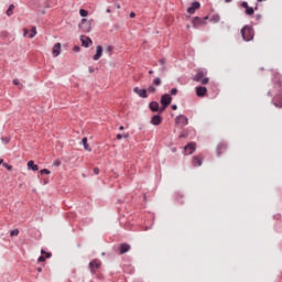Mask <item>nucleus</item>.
<instances>
[{
    "label": "nucleus",
    "mask_w": 282,
    "mask_h": 282,
    "mask_svg": "<svg viewBox=\"0 0 282 282\" xmlns=\"http://www.w3.org/2000/svg\"><path fill=\"white\" fill-rule=\"evenodd\" d=\"M53 166H61V160H55L53 162Z\"/></svg>",
    "instance_id": "obj_34"
},
{
    "label": "nucleus",
    "mask_w": 282,
    "mask_h": 282,
    "mask_svg": "<svg viewBox=\"0 0 282 282\" xmlns=\"http://www.w3.org/2000/svg\"><path fill=\"white\" fill-rule=\"evenodd\" d=\"M153 85H155L156 87H160V85H162V79H160V77H156V78L153 80Z\"/></svg>",
    "instance_id": "obj_27"
},
{
    "label": "nucleus",
    "mask_w": 282,
    "mask_h": 282,
    "mask_svg": "<svg viewBox=\"0 0 282 282\" xmlns=\"http://www.w3.org/2000/svg\"><path fill=\"white\" fill-rule=\"evenodd\" d=\"M119 130H120V131H124V127H123V126H120Z\"/></svg>",
    "instance_id": "obj_46"
},
{
    "label": "nucleus",
    "mask_w": 282,
    "mask_h": 282,
    "mask_svg": "<svg viewBox=\"0 0 282 282\" xmlns=\"http://www.w3.org/2000/svg\"><path fill=\"white\" fill-rule=\"evenodd\" d=\"M13 85H17L18 87H20V89H23V85H21V82H19V79H13Z\"/></svg>",
    "instance_id": "obj_32"
},
{
    "label": "nucleus",
    "mask_w": 282,
    "mask_h": 282,
    "mask_svg": "<svg viewBox=\"0 0 282 282\" xmlns=\"http://www.w3.org/2000/svg\"><path fill=\"white\" fill-rule=\"evenodd\" d=\"M94 173H95V175H99V174H100V169L95 167V169H94Z\"/></svg>",
    "instance_id": "obj_38"
},
{
    "label": "nucleus",
    "mask_w": 282,
    "mask_h": 282,
    "mask_svg": "<svg viewBox=\"0 0 282 282\" xmlns=\"http://www.w3.org/2000/svg\"><path fill=\"white\" fill-rule=\"evenodd\" d=\"M89 73H90V74H94V69H93V68H89Z\"/></svg>",
    "instance_id": "obj_47"
},
{
    "label": "nucleus",
    "mask_w": 282,
    "mask_h": 282,
    "mask_svg": "<svg viewBox=\"0 0 282 282\" xmlns=\"http://www.w3.org/2000/svg\"><path fill=\"white\" fill-rule=\"evenodd\" d=\"M206 94H208V89L206 87L204 86L196 87V96H198V98H204Z\"/></svg>",
    "instance_id": "obj_7"
},
{
    "label": "nucleus",
    "mask_w": 282,
    "mask_h": 282,
    "mask_svg": "<svg viewBox=\"0 0 282 282\" xmlns=\"http://www.w3.org/2000/svg\"><path fill=\"white\" fill-rule=\"evenodd\" d=\"M37 271H39V272H41V271H42V269H37Z\"/></svg>",
    "instance_id": "obj_53"
},
{
    "label": "nucleus",
    "mask_w": 282,
    "mask_h": 282,
    "mask_svg": "<svg viewBox=\"0 0 282 282\" xmlns=\"http://www.w3.org/2000/svg\"><path fill=\"white\" fill-rule=\"evenodd\" d=\"M2 142H4V144H8L10 142L9 138H2Z\"/></svg>",
    "instance_id": "obj_40"
},
{
    "label": "nucleus",
    "mask_w": 282,
    "mask_h": 282,
    "mask_svg": "<svg viewBox=\"0 0 282 282\" xmlns=\"http://www.w3.org/2000/svg\"><path fill=\"white\" fill-rule=\"evenodd\" d=\"M41 175H50V173H52L50 170L47 169H43L40 171Z\"/></svg>",
    "instance_id": "obj_30"
},
{
    "label": "nucleus",
    "mask_w": 282,
    "mask_h": 282,
    "mask_svg": "<svg viewBox=\"0 0 282 282\" xmlns=\"http://www.w3.org/2000/svg\"><path fill=\"white\" fill-rule=\"evenodd\" d=\"M192 23L194 25V28H197V25H200V23H204V21L197 17H195L193 20H192Z\"/></svg>",
    "instance_id": "obj_21"
},
{
    "label": "nucleus",
    "mask_w": 282,
    "mask_h": 282,
    "mask_svg": "<svg viewBox=\"0 0 282 282\" xmlns=\"http://www.w3.org/2000/svg\"><path fill=\"white\" fill-rule=\"evenodd\" d=\"M79 29L82 32H91V22H89L87 19H83L79 23Z\"/></svg>",
    "instance_id": "obj_4"
},
{
    "label": "nucleus",
    "mask_w": 282,
    "mask_h": 282,
    "mask_svg": "<svg viewBox=\"0 0 282 282\" xmlns=\"http://www.w3.org/2000/svg\"><path fill=\"white\" fill-rule=\"evenodd\" d=\"M41 254L42 256H40L37 259L39 263H43V262H45L46 259H50V257H52V253L45 252V250H43V249L41 250Z\"/></svg>",
    "instance_id": "obj_9"
},
{
    "label": "nucleus",
    "mask_w": 282,
    "mask_h": 282,
    "mask_svg": "<svg viewBox=\"0 0 282 282\" xmlns=\"http://www.w3.org/2000/svg\"><path fill=\"white\" fill-rule=\"evenodd\" d=\"M123 138H129V134H123Z\"/></svg>",
    "instance_id": "obj_49"
},
{
    "label": "nucleus",
    "mask_w": 282,
    "mask_h": 282,
    "mask_svg": "<svg viewBox=\"0 0 282 282\" xmlns=\"http://www.w3.org/2000/svg\"><path fill=\"white\" fill-rule=\"evenodd\" d=\"M102 56V46H97L96 54L93 56V61H100V57Z\"/></svg>",
    "instance_id": "obj_15"
},
{
    "label": "nucleus",
    "mask_w": 282,
    "mask_h": 282,
    "mask_svg": "<svg viewBox=\"0 0 282 282\" xmlns=\"http://www.w3.org/2000/svg\"><path fill=\"white\" fill-rule=\"evenodd\" d=\"M80 41L84 47H89L94 43L89 37L85 35L80 36Z\"/></svg>",
    "instance_id": "obj_11"
},
{
    "label": "nucleus",
    "mask_w": 282,
    "mask_h": 282,
    "mask_svg": "<svg viewBox=\"0 0 282 282\" xmlns=\"http://www.w3.org/2000/svg\"><path fill=\"white\" fill-rule=\"evenodd\" d=\"M131 250V246L127 243H121L119 247V254H124Z\"/></svg>",
    "instance_id": "obj_12"
},
{
    "label": "nucleus",
    "mask_w": 282,
    "mask_h": 282,
    "mask_svg": "<svg viewBox=\"0 0 282 282\" xmlns=\"http://www.w3.org/2000/svg\"><path fill=\"white\" fill-rule=\"evenodd\" d=\"M82 144L84 145L85 151H91V148H89V144L87 143V138H83Z\"/></svg>",
    "instance_id": "obj_22"
},
{
    "label": "nucleus",
    "mask_w": 282,
    "mask_h": 282,
    "mask_svg": "<svg viewBox=\"0 0 282 282\" xmlns=\"http://www.w3.org/2000/svg\"><path fill=\"white\" fill-rule=\"evenodd\" d=\"M149 74H153V70H149Z\"/></svg>",
    "instance_id": "obj_52"
},
{
    "label": "nucleus",
    "mask_w": 282,
    "mask_h": 282,
    "mask_svg": "<svg viewBox=\"0 0 282 282\" xmlns=\"http://www.w3.org/2000/svg\"><path fill=\"white\" fill-rule=\"evenodd\" d=\"M151 124H154V127L162 124V117H160V115L153 116L151 119Z\"/></svg>",
    "instance_id": "obj_14"
},
{
    "label": "nucleus",
    "mask_w": 282,
    "mask_h": 282,
    "mask_svg": "<svg viewBox=\"0 0 282 282\" xmlns=\"http://www.w3.org/2000/svg\"><path fill=\"white\" fill-rule=\"evenodd\" d=\"M28 34H30V30L24 29V30H23V36H28Z\"/></svg>",
    "instance_id": "obj_39"
},
{
    "label": "nucleus",
    "mask_w": 282,
    "mask_h": 282,
    "mask_svg": "<svg viewBox=\"0 0 282 282\" xmlns=\"http://www.w3.org/2000/svg\"><path fill=\"white\" fill-rule=\"evenodd\" d=\"M175 124H180L181 127H186L188 124V118L184 115H180L175 118Z\"/></svg>",
    "instance_id": "obj_5"
},
{
    "label": "nucleus",
    "mask_w": 282,
    "mask_h": 282,
    "mask_svg": "<svg viewBox=\"0 0 282 282\" xmlns=\"http://www.w3.org/2000/svg\"><path fill=\"white\" fill-rule=\"evenodd\" d=\"M106 52H109L110 54L113 52V46H108L107 48H106Z\"/></svg>",
    "instance_id": "obj_37"
},
{
    "label": "nucleus",
    "mask_w": 282,
    "mask_h": 282,
    "mask_svg": "<svg viewBox=\"0 0 282 282\" xmlns=\"http://www.w3.org/2000/svg\"><path fill=\"white\" fill-rule=\"evenodd\" d=\"M241 8H245V10L249 9L250 7L248 6V2H242Z\"/></svg>",
    "instance_id": "obj_36"
},
{
    "label": "nucleus",
    "mask_w": 282,
    "mask_h": 282,
    "mask_svg": "<svg viewBox=\"0 0 282 282\" xmlns=\"http://www.w3.org/2000/svg\"><path fill=\"white\" fill-rule=\"evenodd\" d=\"M74 52H80V46H74Z\"/></svg>",
    "instance_id": "obj_41"
},
{
    "label": "nucleus",
    "mask_w": 282,
    "mask_h": 282,
    "mask_svg": "<svg viewBox=\"0 0 282 282\" xmlns=\"http://www.w3.org/2000/svg\"><path fill=\"white\" fill-rule=\"evenodd\" d=\"M107 12H111V10L108 9Z\"/></svg>",
    "instance_id": "obj_55"
},
{
    "label": "nucleus",
    "mask_w": 282,
    "mask_h": 282,
    "mask_svg": "<svg viewBox=\"0 0 282 282\" xmlns=\"http://www.w3.org/2000/svg\"><path fill=\"white\" fill-rule=\"evenodd\" d=\"M161 65H165L166 61L164 58L160 59Z\"/></svg>",
    "instance_id": "obj_43"
},
{
    "label": "nucleus",
    "mask_w": 282,
    "mask_h": 282,
    "mask_svg": "<svg viewBox=\"0 0 282 282\" xmlns=\"http://www.w3.org/2000/svg\"><path fill=\"white\" fill-rule=\"evenodd\" d=\"M79 14H80V17H87V14H89V12H87V10H85V9H80Z\"/></svg>",
    "instance_id": "obj_31"
},
{
    "label": "nucleus",
    "mask_w": 282,
    "mask_h": 282,
    "mask_svg": "<svg viewBox=\"0 0 282 282\" xmlns=\"http://www.w3.org/2000/svg\"><path fill=\"white\" fill-rule=\"evenodd\" d=\"M52 54L53 56H58L61 54V43L54 44Z\"/></svg>",
    "instance_id": "obj_16"
},
{
    "label": "nucleus",
    "mask_w": 282,
    "mask_h": 282,
    "mask_svg": "<svg viewBox=\"0 0 282 282\" xmlns=\"http://www.w3.org/2000/svg\"><path fill=\"white\" fill-rule=\"evenodd\" d=\"M172 100H173V97H171V95H169V94H165L161 97L162 108L160 109V113H162L163 111L166 110V107H169V105H171Z\"/></svg>",
    "instance_id": "obj_3"
},
{
    "label": "nucleus",
    "mask_w": 282,
    "mask_h": 282,
    "mask_svg": "<svg viewBox=\"0 0 282 282\" xmlns=\"http://www.w3.org/2000/svg\"><path fill=\"white\" fill-rule=\"evenodd\" d=\"M240 34L243 41H252L254 39V30L250 25H246L241 29Z\"/></svg>",
    "instance_id": "obj_1"
},
{
    "label": "nucleus",
    "mask_w": 282,
    "mask_h": 282,
    "mask_svg": "<svg viewBox=\"0 0 282 282\" xmlns=\"http://www.w3.org/2000/svg\"><path fill=\"white\" fill-rule=\"evenodd\" d=\"M117 140H122V134H117Z\"/></svg>",
    "instance_id": "obj_45"
},
{
    "label": "nucleus",
    "mask_w": 282,
    "mask_h": 282,
    "mask_svg": "<svg viewBox=\"0 0 282 282\" xmlns=\"http://www.w3.org/2000/svg\"><path fill=\"white\" fill-rule=\"evenodd\" d=\"M34 36H36V26H32L29 39H34Z\"/></svg>",
    "instance_id": "obj_25"
},
{
    "label": "nucleus",
    "mask_w": 282,
    "mask_h": 282,
    "mask_svg": "<svg viewBox=\"0 0 282 282\" xmlns=\"http://www.w3.org/2000/svg\"><path fill=\"white\" fill-rule=\"evenodd\" d=\"M193 80L199 83L200 85H208L210 79L206 77V72L198 70V73L194 76Z\"/></svg>",
    "instance_id": "obj_2"
},
{
    "label": "nucleus",
    "mask_w": 282,
    "mask_h": 282,
    "mask_svg": "<svg viewBox=\"0 0 282 282\" xmlns=\"http://www.w3.org/2000/svg\"><path fill=\"white\" fill-rule=\"evenodd\" d=\"M100 265H102V262L98 259H95L89 263V269L94 273L100 268Z\"/></svg>",
    "instance_id": "obj_6"
},
{
    "label": "nucleus",
    "mask_w": 282,
    "mask_h": 282,
    "mask_svg": "<svg viewBox=\"0 0 282 282\" xmlns=\"http://www.w3.org/2000/svg\"><path fill=\"white\" fill-rule=\"evenodd\" d=\"M13 12H14V4H11L7 10V17H12Z\"/></svg>",
    "instance_id": "obj_24"
},
{
    "label": "nucleus",
    "mask_w": 282,
    "mask_h": 282,
    "mask_svg": "<svg viewBox=\"0 0 282 282\" xmlns=\"http://www.w3.org/2000/svg\"><path fill=\"white\" fill-rule=\"evenodd\" d=\"M195 143L191 142L185 147V153L186 155H193V153H195Z\"/></svg>",
    "instance_id": "obj_10"
},
{
    "label": "nucleus",
    "mask_w": 282,
    "mask_h": 282,
    "mask_svg": "<svg viewBox=\"0 0 282 282\" xmlns=\"http://www.w3.org/2000/svg\"><path fill=\"white\" fill-rule=\"evenodd\" d=\"M0 164H3V159H0Z\"/></svg>",
    "instance_id": "obj_50"
},
{
    "label": "nucleus",
    "mask_w": 282,
    "mask_h": 282,
    "mask_svg": "<svg viewBox=\"0 0 282 282\" xmlns=\"http://www.w3.org/2000/svg\"><path fill=\"white\" fill-rule=\"evenodd\" d=\"M210 21L213 23H219V21H221V17H219V14H214L212 18H210Z\"/></svg>",
    "instance_id": "obj_23"
},
{
    "label": "nucleus",
    "mask_w": 282,
    "mask_h": 282,
    "mask_svg": "<svg viewBox=\"0 0 282 282\" xmlns=\"http://www.w3.org/2000/svg\"><path fill=\"white\" fill-rule=\"evenodd\" d=\"M173 111H177V105L172 106Z\"/></svg>",
    "instance_id": "obj_44"
},
{
    "label": "nucleus",
    "mask_w": 282,
    "mask_h": 282,
    "mask_svg": "<svg viewBox=\"0 0 282 282\" xmlns=\"http://www.w3.org/2000/svg\"><path fill=\"white\" fill-rule=\"evenodd\" d=\"M226 149H228V145H226L225 143H220L217 147V154L221 155V153H224V151H226Z\"/></svg>",
    "instance_id": "obj_17"
},
{
    "label": "nucleus",
    "mask_w": 282,
    "mask_h": 282,
    "mask_svg": "<svg viewBox=\"0 0 282 282\" xmlns=\"http://www.w3.org/2000/svg\"><path fill=\"white\" fill-rule=\"evenodd\" d=\"M191 29V25L189 24H187V30H189Z\"/></svg>",
    "instance_id": "obj_51"
},
{
    "label": "nucleus",
    "mask_w": 282,
    "mask_h": 282,
    "mask_svg": "<svg viewBox=\"0 0 282 282\" xmlns=\"http://www.w3.org/2000/svg\"><path fill=\"white\" fill-rule=\"evenodd\" d=\"M130 19H135V12L130 13Z\"/></svg>",
    "instance_id": "obj_42"
},
{
    "label": "nucleus",
    "mask_w": 282,
    "mask_h": 282,
    "mask_svg": "<svg viewBox=\"0 0 282 282\" xmlns=\"http://www.w3.org/2000/svg\"><path fill=\"white\" fill-rule=\"evenodd\" d=\"M133 93L140 96V98H149V95H147V89H140L139 87H134Z\"/></svg>",
    "instance_id": "obj_8"
},
{
    "label": "nucleus",
    "mask_w": 282,
    "mask_h": 282,
    "mask_svg": "<svg viewBox=\"0 0 282 282\" xmlns=\"http://www.w3.org/2000/svg\"><path fill=\"white\" fill-rule=\"evenodd\" d=\"M259 2H261V1H265V0H258Z\"/></svg>",
    "instance_id": "obj_54"
},
{
    "label": "nucleus",
    "mask_w": 282,
    "mask_h": 282,
    "mask_svg": "<svg viewBox=\"0 0 282 282\" xmlns=\"http://www.w3.org/2000/svg\"><path fill=\"white\" fill-rule=\"evenodd\" d=\"M10 237H19V229H13L10 231Z\"/></svg>",
    "instance_id": "obj_29"
},
{
    "label": "nucleus",
    "mask_w": 282,
    "mask_h": 282,
    "mask_svg": "<svg viewBox=\"0 0 282 282\" xmlns=\"http://www.w3.org/2000/svg\"><path fill=\"white\" fill-rule=\"evenodd\" d=\"M199 2H194L189 8H187L188 14H195V10H199Z\"/></svg>",
    "instance_id": "obj_13"
},
{
    "label": "nucleus",
    "mask_w": 282,
    "mask_h": 282,
    "mask_svg": "<svg viewBox=\"0 0 282 282\" xmlns=\"http://www.w3.org/2000/svg\"><path fill=\"white\" fill-rule=\"evenodd\" d=\"M145 91H148V94H155V91H158V89H155L153 86H149Z\"/></svg>",
    "instance_id": "obj_28"
},
{
    "label": "nucleus",
    "mask_w": 282,
    "mask_h": 282,
    "mask_svg": "<svg viewBox=\"0 0 282 282\" xmlns=\"http://www.w3.org/2000/svg\"><path fill=\"white\" fill-rule=\"evenodd\" d=\"M246 14H248L249 17H252V14H254V9L252 7L247 8Z\"/></svg>",
    "instance_id": "obj_26"
},
{
    "label": "nucleus",
    "mask_w": 282,
    "mask_h": 282,
    "mask_svg": "<svg viewBox=\"0 0 282 282\" xmlns=\"http://www.w3.org/2000/svg\"><path fill=\"white\" fill-rule=\"evenodd\" d=\"M193 166H202V158L194 156L192 161Z\"/></svg>",
    "instance_id": "obj_19"
},
{
    "label": "nucleus",
    "mask_w": 282,
    "mask_h": 282,
    "mask_svg": "<svg viewBox=\"0 0 282 282\" xmlns=\"http://www.w3.org/2000/svg\"><path fill=\"white\" fill-rule=\"evenodd\" d=\"M28 169L31 171H39V165L34 164V161H29Z\"/></svg>",
    "instance_id": "obj_20"
},
{
    "label": "nucleus",
    "mask_w": 282,
    "mask_h": 282,
    "mask_svg": "<svg viewBox=\"0 0 282 282\" xmlns=\"http://www.w3.org/2000/svg\"><path fill=\"white\" fill-rule=\"evenodd\" d=\"M230 1H232V0H225L226 3H230Z\"/></svg>",
    "instance_id": "obj_48"
},
{
    "label": "nucleus",
    "mask_w": 282,
    "mask_h": 282,
    "mask_svg": "<svg viewBox=\"0 0 282 282\" xmlns=\"http://www.w3.org/2000/svg\"><path fill=\"white\" fill-rule=\"evenodd\" d=\"M4 169L12 171V165H9L8 163H3Z\"/></svg>",
    "instance_id": "obj_35"
},
{
    "label": "nucleus",
    "mask_w": 282,
    "mask_h": 282,
    "mask_svg": "<svg viewBox=\"0 0 282 282\" xmlns=\"http://www.w3.org/2000/svg\"><path fill=\"white\" fill-rule=\"evenodd\" d=\"M171 95L172 96H177V88H172L171 89Z\"/></svg>",
    "instance_id": "obj_33"
},
{
    "label": "nucleus",
    "mask_w": 282,
    "mask_h": 282,
    "mask_svg": "<svg viewBox=\"0 0 282 282\" xmlns=\"http://www.w3.org/2000/svg\"><path fill=\"white\" fill-rule=\"evenodd\" d=\"M150 109H151V111H160L161 110L160 109V104L158 101H152L150 104Z\"/></svg>",
    "instance_id": "obj_18"
}]
</instances>
